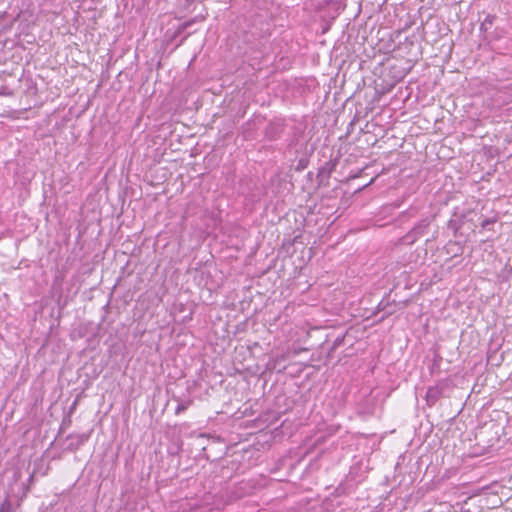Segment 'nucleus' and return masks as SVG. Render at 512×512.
I'll list each match as a JSON object with an SVG mask.
<instances>
[{
  "mask_svg": "<svg viewBox=\"0 0 512 512\" xmlns=\"http://www.w3.org/2000/svg\"><path fill=\"white\" fill-rule=\"evenodd\" d=\"M306 350L305 348H293V349H287L280 357H277L276 360L277 361H283V360H286L287 358H289L291 355H297L299 354L301 351H304Z\"/></svg>",
  "mask_w": 512,
  "mask_h": 512,
  "instance_id": "1",
  "label": "nucleus"
},
{
  "mask_svg": "<svg viewBox=\"0 0 512 512\" xmlns=\"http://www.w3.org/2000/svg\"><path fill=\"white\" fill-rule=\"evenodd\" d=\"M288 335L290 336H295L297 335V331L295 328H291L289 331H288Z\"/></svg>",
  "mask_w": 512,
  "mask_h": 512,
  "instance_id": "2",
  "label": "nucleus"
}]
</instances>
